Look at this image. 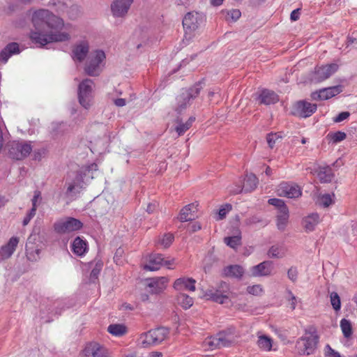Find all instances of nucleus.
<instances>
[{"label":"nucleus","instance_id":"obj_1","mask_svg":"<svg viewBox=\"0 0 357 357\" xmlns=\"http://www.w3.org/2000/svg\"><path fill=\"white\" fill-rule=\"evenodd\" d=\"M32 22L36 28L45 24L51 29L56 31L55 33L51 32L50 34H42L39 32L31 33L30 38L32 42L41 47L50 43L66 41L70 39L68 33L56 32L63 27V20L48 10L40 9L35 11L32 15Z\"/></svg>","mask_w":357,"mask_h":357},{"label":"nucleus","instance_id":"obj_2","mask_svg":"<svg viewBox=\"0 0 357 357\" xmlns=\"http://www.w3.org/2000/svg\"><path fill=\"white\" fill-rule=\"evenodd\" d=\"M319 342V335L313 326L305 330L304 335L296 342V347L301 355H311L315 351Z\"/></svg>","mask_w":357,"mask_h":357},{"label":"nucleus","instance_id":"obj_3","mask_svg":"<svg viewBox=\"0 0 357 357\" xmlns=\"http://www.w3.org/2000/svg\"><path fill=\"white\" fill-rule=\"evenodd\" d=\"M236 342V335L231 331H222L215 336L205 339L204 344L208 349H216L228 347Z\"/></svg>","mask_w":357,"mask_h":357},{"label":"nucleus","instance_id":"obj_4","mask_svg":"<svg viewBox=\"0 0 357 357\" xmlns=\"http://www.w3.org/2000/svg\"><path fill=\"white\" fill-rule=\"evenodd\" d=\"M95 84L90 79H85L78 86V100L85 109L90 108L93 100V91Z\"/></svg>","mask_w":357,"mask_h":357},{"label":"nucleus","instance_id":"obj_5","mask_svg":"<svg viewBox=\"0 0 357 357\" xmlns=\"http://www.w3.org/2000/svg\"><path fill=\"white\" fill-rule=\"evenodd\" d=\"M82 357H112L111 351L95 341L86 343L80 352Z\"/></svg>","mask_w":357,"mask_h":357},{"label":"nucleus","instance_id":"obj_6","mask_svg":"<svg viewBox=\"0 0 357 357\" xmlns=\"http://www.w3.org/2000/svg\"><path fill=\"white\" fill-rule=\"evenodd\" d=\"M204 20V16L201 13L192 11L186 13L182 21L185 36L193 33L203 23Z\"/></svg>","mask_w":357,"mask_h":357},{"label":"nucleus","instance_id":"obj_7","mask_svg":"<svg viewBox=\"0 0 357 357\" xmlns=\"http://www.w3.org/2000/svg\"><path fill=\"white\" fill-rule=\"evenodd\" d=\"M105 59V52L96 50L91 53L85 66V72L90 76H97L101 71V63Z\"/></svg>","mask_w":357,"mask_h":357},{"label":"nucleus","instance_id":"obj_8","mask_svg":"<svg viewBox=\"0 0 357 357\" xmlns=\"http://www.w3.org/2000/svg\"><path fill=\"white\" fill-rule=\"evenodd\" d=\"M32 151V146L30 142L13 141L9 144V156L17 160L26 158Z\"/></svg>","mask_w":357,"mask_h":357},{"label":"nucleus","instance_id":"obj_9","mask_svg":"<svg viewBox=\"0 0 357 357\" xmlns=\"http://www.w3.org/2000/svg\"><path fill=\"white\" fill-rule=\"evenodd\" d=\"M83 223L74 218L68 217L58 220L54 225V231L58 234H68L82 229Z\"/></svg>","mask_w":357,"mask_h":357},{"label":"nucleus","instance_id":"obj_10","mask_svg":"<svg viewBox=\"0 0 357 357\" xmlns=\"http://www.w3.org/2000/svg\"><path fill=\"white\" fill-rule=\"evenodd\" d=\"M277 195L280 197L295 199L301 196L302 190L298 185L294 183L282 182L278 186Z\"/></svg>","mask_w":357,"mask_h":357},{"label":"nucleus","instance_id":"obj_11","mask_svg":"<svg viewBox=\"0 0 357 357\" xmlns=\"http://www.w3.org/2000/svg\"><path fill=\"white\" fill-rule=\"evenodd\" d=\"M228 295L229 286L225 282H220L218 289H208L205 293V296L208 297V299H211L213 301H215L220 304L225 303L226 300L228 299Z\"/></svg>","mask_w":357,"mask_h":357},{"label":"nucleus","instance_id":"obj_12","mask_svg":"<svg viewBox=\"0 0 357 357\" xmlns=\"http://www.w3.org/2000/svg\"><path fill=\"white\" fill-rule=\"evenodd\" d=\"M317 105L307 101H298L292 107L291 113L294 116L306 118L310 116L317 110Z\"/></svg>","mask_w":357,"mask_h":357},{"label":"nucleus","instance_id":"obj_13","mask_svg":"<svg viewBox=\"0 0 357 357\" xmlns=\"http://www.w3.org/2000/svg\"><path fill=\"white\" fill-rule=\"evenodd\" d=\"M338 68L339 66L337 63H331L317 67L315 69L314 79L317 82H322L337 72Z\"/></svg>","mask_w":357,"mask_h":357},{"label":"nucleus","instance_id":"obj_14","mask_svg":"<svg viewBox=\"0 0 357 357\" xmlns=\"http://www.w3.org/2000/svg\"><path fill=\"white\" fill-rule=\"evenodd\" d=\"M342 91V86L340 85L324 88L312 94L314 100H328Z\"/></svg>","mask_w":357,"mask_h":357},{"label":"nucleus","instance_id":"obj_15","mask_svg":"<svg viewBox=\"0 0 357 357\" xmlns=\"http://www.w3.org/2000/svg\"><path fill=\"white\" fill-rule=\"evenodd\" d=\"M202 84V82H199L196 83L193 86L189 89V90L185 94L183 93L181 96L178 97V102H181V100H183L185 101V102L179 105L180 109L185 108L187 104L191 99H194L198 96L201 90L203 88Z\"/></svg>","mask_w":357,"mask_h":357},{"label":"nucleus","instance_id":"obj_16","mask_svg":"<svg viewBox=\"0 0 357 357\" xmlns=\"http://www.w3.org/2000/svg\"><path fill=\"white\" fill-rule=\"evenodd\" d=\"M169 280L167 277H160L151 279L147 286L150 288L149 291L151 294H160L167 287Z\"/></svg>","mask_w":357,"mask_h":357},{"label":"nucleus","instance_id":"obj_17","mask_svg":"<svg viewBox=\"0 0 357 357\" xmlns=\"http://www.w3.org/2000/svg\"><path fill=\"white\" fill-rule=\"evenodd\" d=\"M133 0H116L112 4V11L114 16L125 15L131 6Z\"/></svg>","mask_w":357,"mask_h":357},{"label":"nucleus","instance_id":"obj_18","mask_svg":"<svg viewBox=\"0 0 357 357\" xmlns=\"http://www.w3.org/2000/svg\"><path fill=\"white\" fill-rule=\"evenodd\" d=\"M195 280L191 278H180L174 282V288L177 291L188 290L194 291L195 290Z\"/></svg>","mask_w":357,"mask_h":357},{"label":"nucleus","instance_id":"obj_19","mask_svg":"<svg viewBox=\"0 0 357 357\" xmlns=\"http://www.w3.org/2000/svg\"><path fill=\"white\" fill-rule=\"evenodd\" d=\"M257 100L260 104L269 105L275 104L279 101L278 95L273 91L269 89H263L260 92Z\"/></svg>","mask_w":357,"mask_h":357},{"label":"nucleus","instance_id":"obj_20","mask_svg":"<svg viewBox=\"0 0 357 357\" xmlns=\"http://www.w3.org/2000/svg\"><path fill=\"white\" fill-rule=\"evenodd\" d=\"M197 205L192 203L185 206L181 208L179 215L178 216V220L181 222L190 221L195 219L196 217Z\"/></svg>","mask_w":357,"mask_h":357},{"label":"nucleus","instance_id":"obj_21","mask_svg":"<svg viewBox=\"0 0 357 357\" xmlns=\"http://www.w3.org/2000/svg\"><path fill=\"white\" fill-rule=\"evenodd\" d=\"M164 258L160 254H152L149 255L146 264L144 266L146 271H158L162 266Z\"/></svg>","mask_w":357,"mask_h":357},{"label":"nucleus","instance_id":"obj_22","mask_svg":"<svg viewBox=\"0 0 357 357\" xmlns=\"http://www.w3.org/2000/svg\"><path fill=\"white\" fill-rule=\"evenodd\" d=\"M257 183L258 179L257 176L251 174L246 176L243 187L238 186L236 190H231V192L234 194H238L243 190L245 192H251L256 188Z\"/></svg>","mask_w":357,"mask_h":357},{"label":"nucleus","instance_id":"obj_23","mask_svg":"<svg viewBox=\"0 0 357 357\" xmlns=\"http://www.w3.org/2000/svg\"><path fill=\"white\" fill-rule=\"evenodd\" d=\"M19 243L17 237H12L5 245H3L0 250V256L2 259H6L11 257L15 252Z\"/></svg>","mask_w":357,"mask_h":357},{"label":"nucleus","instance_id":"obj_24","mask_svg":"<svg viewBox=\"0 0 357 357\" xmlns=\"http://www.w3.org/2000/svg\"><path fill=\"white\" fill-rule=\"evenodd\" d=\"M271 262L264 261L252 268V274L254 276L268 275L271 274Z\"/></svg>","mask_w":357,"mask_h":357},{"label":"nucleus","instance_id":"obj_25","mask_svg":"<svg viewBox=\"0 0 357 357\" xmlns=\"http://www.w3.org/2000/svg\"><path fill=\"white\" fill-rule=\"evenodd\" d=\"M89 44L87 42H82L77 45L73 51V59L79 61H83L89 52Z\"/></svg>","mask_w":357,"mask_h":357},{"label":"nucleus","instance_id":"obj_26","mask_svg":"<svg viewBox=\"0 0 357 357\" xmlns=\"http://www.w3.org/2000/svg\"><path fill=\"white\" fill-rule=\"evenodd\" d=\"M320 218L318 213H312L303 218L302 224L306 231H312L319 223Z\"/></svg>","mask_w":357,"mask_h":357},{"label":"nucleus","instance_id":"obj_27","mask_svg":"<svg viewBox=\"0 0 357 357\" xmlns=\"http://www.w3.org/2000/svg\"><path fill=\"white\" fill-rule=\"evenodd\" d=\"M71 248L73 252L76 255L83 256L87 251V243L79 236H77L73 241Z\"/></svg>","mask_w":357,"mask_h":357},{"label":"nucleus","instance_id":"obj_28","mask_svg":"<svg viewBox=\"0 0 357 357\" xmlns=\"http://www.w3.org/2000/svg\"><path fill=\"white\" fill-rule=\"evenodd\" d=\"M107 332L114 337H123L128 332V327L123 324H112L107 327Z\"/></svg>","mask_w":357,"mask_h":357},{"label":"nucleus","instance_id":"obj_29","mask_svg":"<svg viewBox=\"0 0 357 357\" xmlns=\"http://www.w3.org/2000/svg\"><path fill=\"white\" fill-rule=\"evenodd\" d=\"M19 52H20L19 45L17 43H9L1 52L0 60H1L6 63L12 54H17Z\"/></svg>","mask_w":357,"mask_h":357},{"label":"nucleus","instance_id":"obj_30","mask_svg":"<svg viewBox=\"0 0 357 357\" xmlns=\"http://www.w3.org/2000/svg\"><path fill=\"white\" fill-rule=\"evenodd\" d=\"M243 273L244 270L239 265H230L223 269V274L227 277L240 278Z\"/></svg>","mask_w":357,"mask_h":357},{"label":"nucleus","instance_id":"obj_31","mask_svg":"<svg viewBox=\"0 0 357 357\" xmlns=\"http://www.w3.org/2000/svg\"><path fill=\"white\" fill-rule=\"evenodd\" d=\"M137 342L138 344L143 348H148L151 346L156 345L151 330L146 333L141 334L137 340Z\"/></svg>","mask_w":357,"mask_h":357},{"label":"nucleus","instance_id":"obj_32","mask_svg":"<svg viewBox=\"0 0 357 357\" xmlns=\"http://www.w3.org/2000/svg\"><path fill=\"white\" fill-rule=\"evenodd\" d=\"M317 174L321 183L330 182L333 177L332 169L328 166L319 167L317 171Z\"/></svg>","mask_w":357,"mask_h":357},{"label":"nucleus","instance_id":"obj_33","mask_svg":"<svg viewBox=\"0 0 357 357\" xmlns=\"http://www.w3.org/2000/svg\"><path fill=\"white\" fill-rule=\"evenodd\" d=\"M257 344L261 350L270 351L273 347V340L267 335L258 334Z\"/></svg>","mask_w":357,"mask_h":357},{"label":"nucleus","instance_id":"obj_34","mask_svg":"<svg viewBox=\"0 0 357 357\" xmlns=\"http://www.w3.org/2000/svg\"><path fill=\"white\" fill-rule=\"evenodd\" d=\"M153 339L157 344H160L163 342L169 335V330L165 327H160L155 329L151 330Z\"/></svg>","mask_w":357,"mask_h":357},{"label":"nucleus","instance_id":"obj_35","mask_svg":"<svg viewBox=\"0 0 357 357\" xmlns=\"http://www.w3.org/2000/svg\"><path fill=\"white\" fill-rule=\"evenodd\" d=\"M176 302L178 305L182 307L184 310L189 309L194 303L193 298L190 296L180 293L176 296Z\"/></svg>","mask_w":357,"mask_h":357},{"label":"nucleus","instance_id":"obj_36","mask_svg":"<svg viewBox=\"0 0 357 357\" xmlns=\"http://www.w3.org/2000/svg\"><path fill=\"white\" fill-rule=\"evenodd\" d=\"M289 219L288 208H283V210L278 212L277 216V226L279 229H284Z\"/></svg>","mask_w":357,"mask_h":357},{"label":"nucleus","instance_id":"obj_37","mask_svg":"<svg viewBox=\"0 0 357 357\" xmlns=\"http://www.w3.org/2000/svg\"><path fill=\"white\" fill-rule=\"evenodd\" d=\"M282 139L281 132H271L266 135V141L270 149H273Z\"/></svg>","mask_w":357,"mask_h":357},{"label":"nucleus","instance_id":"obj_38","mask_svg":"<svg viewBox=\"0 0 357 357\" xmlns=\"http://www.w3.org/2000/svg\"><path fill=\"white\" fill-rule=\"evenodd\" d=\"M347 137V135L344 132L337 131L335 132H330L327 135V138L330 142L334 144L339 143L344 140Z\"/></svg>","mask_w":357,"mask_h":357},{"label":"nucleus","instance_id":"obj_39","mask_svg":"<svg viewBox=\"0 0 357 357\" xmlns=\"http://www.w3.org/2000/svg\"><path fill=\"white\" fill-rule=\"evenodd\" d=\"M195 121V118L191 116L184 123H180L176 128V131L179 136L183 135L191 126L192 123Z\"/></svg>","mask_w":357,"mask_h":357},{"label":"nucleus","instance_id":"obj_40","mask_svg":"<svg viewBox=\"0 0 357 357\" xmlns=\"http://www.w3.org/2000/svg\"><path fill=\"white\" fill-rule=\"evenodd\" d=\"M340 328L345 337L348 338L352 335V327L349 320L342 319L340 321Z\"/></svg>","mask_w":357,"mask_h":357},{"label":"nucleus","instance_id":"obj_41","mask_svg":"<svg viewBox=\"0 0 357 357\" xmlns=\"http://www.w3.org/2000/svg\"><path fill=\"white\" fill-rule=\"evenodd\" d=\"M268 255L272 258H281L284 255V252L282 248L273 245L269 249Z\"/></svg>","mask_w":357,"mask_h":357},{"label":"nucleus","instance_id":"obj_42","mask_svg":"<svg viewBox=\"0 0 357 357\" xmlns=\"http://www.w3.org/2000/svg\"><path fill=\"white\" fill-rule=\"evenodd\" d=\"M241 236L240 235L225 237L224 238V242L229 247L232 248H235L238 245L241 244Z\"/></svg>","mask_w":357,"mask_h":357},{"label":"nucleus","instance_id":"obj_43","mask_svg":"<svg viewBox=\"0 0 357 357\" xmlns=\"http://www.w3.org/2000/svg\"><path fill=\"white\" fill-rule=\"evenodd\" d=\"M330 298H331V305H332L333 309L335 311L340 310L341 308V301H340V298L339 295L337 294V293H336V292L331 293Z\"/></svg>","mask_w":357,"mask_h":357},{"label":"nucleus","instance_id":"obj_44","mask_svg":"<svg viewBox=\"0 0 357 357\" xmlns=\"http://www.w3.org/2000/svg\"><path fill=\"white\" fill-rule=\"evenodd\" d=\"M268 202L269 204L275 206L276 208H278L279 211H282L283 208H287L284 202L280 199H277V198L269 199Z\"/></svg>","mask_w":357,"mask_h":357},{"label":"nucleus","instance_id":"obj_45","mask_svg":"<svg viewBox=\"0 0 357 357\" xmlns=\"http://www.w3.org/2000/svg\"><path fill=\"white\" fill-rule=\"evenodd\" d=\"M247 291L252 295L254 296H260L263 293V288L260 284H255L252 286H249L247 288Z\"/></svg>","mask_w":357,"mask_h":357},{"label":"nucleus","instance_id":"obj_46","mask_svg":"<svg viewBox=\"0 0 357 357\" xmlns=\"http://www.w3.org/2000/svg\"><path fill=\"white\" fill-rule=\"evenodd\" d=\"M320 204L324 207H328L333 203V198L331 195L325 194L319 198Z\"/></svg>","mask_w":357,"mask_h":357},{"label":"nucleus","instance_id":"obj_47","mask_svg":"<svg viewBox=\"0 0 357 357\" xmlns=\"http://www.w3.org/2000/svg\"><path fill=\"white\" fill-rule=\"evenodd\" d=\"M174 241V236L172 234H165L160 239V243L164 248L169 247Z\"/></svg>","mask_w":357,"mask_h":357},{"label":"nucleus","instance_id":"obj_48","mask_svg":"<svg viewBox=\"0 0 357 357\" xmlns=\"http://www.w3.org/2000/svg\"><path fill=\"white\" fill-rule=\"evenodd\" d=\"M231 205L227 204L224 206H222L221 208L218 211L219 220H222L225 218L227 213L231 210Z\"/></svg>","mask_w":357,"mask_h":357},{"label":"nucleus","instance_id":"obj_49","mask_svg":"<svg viewBox=\"0 0 357 357\" xmlns=\"http://www.w3.org/2000/svg\"><path fill=\"white\" fill-rule=\"evenodd\" d=\"M288 278L292 281L296 282L298 277V271L295 267H291L287 272Z\"/></svg>","mask_w":357,"mask_h":357},{"label":"nucleus","instance_id":"obj_50","mask_svg":"<svg viewBox=\"0 0 357 357\" xmlns=\"http://www.w3.org/2000/svg\"><path fill=\"white\" fill-rule=\"evenodd\" d=\"M227 14L234 21L238 20L241 15V11L238 9H233L229 11Z\"/></svg>","mask_w":357,"mask_h":357},{"label":"nucleus","instance_id":"obj_51","mask_svg":"<svg viewBox=\"0 0 357 357\" xmlns=\"http://www.w3.org/2000/svg\"><path fill=\"white\" fill-rule=\"evenodd\" d=\"M327 351H326V356L327 357H341L340 354L335 351L333 349H332L330 345H327L326 347Z\"/></svg>","mask_w":357,"mask_h":357},{"label":"nucleus","instance_id":"obj_52","mask_svg":"<svg viewBox=\"0 0 357 357\" xmlns=\"http://www.w3.org/2000/svg\"><path fill=\"white\" fill-rule=\"evenodd\" d=\"M350 114L348 112H342L340 113L334 119L335 122H341L347 119L349 116Z\"/></svg>","mask_w":357,"mask_h":357},{"label":"nucleus","instance_id":"obj_53","mask_svg":"<svg viewBox=\"0 0 357 357\" xmlns=\"http://www.w3.org/2000/svg\"><path fill=\"white\" fill-rule=\"evenodd\" d=\"M288 294L289 295V300H290V302H291L290 303L291 308L292 310H294L296 308V303H297L296 298V296L293 294V293L291 291H289Z\"/></svg>","mask_w":357,"mask_h":357},{"label":"nucleus","instance_id":"obj_54","mask_svg":"<svg viewBox=\"0 0 357 357\" xmlns=\"http://www.w3.org/2000/svg\"><path fill=\"white\" fill-rule=\"evenodd\" d=\"M40 196H41V193L40 191L36 190L34 192V195L31 200L32 201V206L37 207V202L40 198Z\"/></svg>","mask_w":357,"mask_h":357},{"label":"nucleus","instance_id":"obj_55","mask_svg":"<svg viewBox=\"0 0 357 357\" xmlns=\"http://www.w3.org/2000/svg\"><path fill=\"white\" fill-rule=\"evenodd\" d=\"M67 185H68L67 191H66L67 194L72 193L74 191V190L75 189V188L78 186V185L75 183V181L68 183Z\"/></svg>","mask_w":357,"mask_h":357},{"label":"nucleus","instance_id":"obj_56","mask_svg":"<svg viewBox=\"0 0 357 357\" xmlns=\"http://www.w3.org/2000/svg\"><path fill=\"white\" fill-rule=\"evenodd\" d=\"M299 9L294 10L291 13L290 18L292 21H296L299 19Z\"/></svg>","mask_w":357,"mask_h":357},{"label":"nucleus","instance_id":"obj_57","mask_svg":"<svg viewBox=\"0 0 357 357\" xmlns=\"http://www.w3.org/2000/svg\"><path fill=\"white\" fill-rule=\"evenodd\" d=\"M201 228H202L201 225L199 222H194L193 224H192L190 225V230L192 232L199 231V229H201Z\"/></svg>","mask_w":357,"mask_h":357},{"label":"nucleus","instance_id":"obj_58","mask_svg":"<svg viewBox=\"0 0 357 357\" xmlns=\"http://www.w3.org/2000/svg\"><path fill=\"white\" fill-rule=\"evenodd\" d=\"M114 104L117 107H123L126 105V100L124 98H117L114 100Z\"/></svg>","mask_w":357,"mask_h":357},{"label":"nucleus","instance_id":"obj_59","mask_svg":"<svg viewBox=\"0 0 357 357\" xmlns=\"http://www.w3.org/2000/svg\"><path fill=\"white\" fill-rule=\"evenodd\" d=\"M174 264V259H172V260H169V261H163L162 263V265L167 266V268L169 269H173V265Z\"/></svg>","mask_w":357,"mask_h":357},{"label":"nucleus","instance_id":"obj_60","mask_svg":"<svg viewBox=\"0 0 357 357\" xmlns=\"http://www.w3.org/2000/svg\"><path fill=\"white\" fill-rule=\"evenodd\" d=\"M149 356V357H162L163 354L160 351H151Z\"/></svg>","mask_w":357,"mask_h":357},{"label":"nucleus","instance_id":"obj_61","mask_svg":"<svg viewBox=\"0 0 357 357\" xmlns=\"http://www.w3.org/2000/svg\"><path fill=\"white\" fill-rule=\"evenodd\" d=\"M125 357H142L137 351H132L125 355Z\"/></svg>","mask_w":357,"mask_h":357},{"label":"nucleus","instance_id":"obj_62","mask_svg":"<svg viewBox=\"0 0 357 357\" xmlns=\"http://www.w3.org/2000/svg\"><path fill=\"white\" fill-rule=\"evenodd\" d=\"M36 209H37V207L32 206L31 211L29 212V213L26 215H28L30 218L32 219L34 217V215H36Z\"/></svg>","mask_w":357,"mask_h":357},{"label":"nucleus","instance_id":"obj_63","mask_svg":"<svg viewBox=\"0 0 357 357\" xmlns=\"http://www.w3.org/2000/svg\"><path fill=\"white\" fill-rule=\"evenodd\" d=\"M36 209H37V207L32 206L31 211L29 212V213L26 215H28L30 218L32 219L34 217V215H36Z\"/></svg>","mask_w":357,"mask_h":357},{"label":"nucleus","instance_id":"obj_64","mask_svg":"<svg viewBox=\"0 0 357 357\" xmlns=\"http://www.w3.org/2000/svg\"><path fill=\"white\" fill-rule=\"evenodd\" d=\"M8 201L4 196H0V208L4 206Z\"/></svg>","mask_w":357,"mask_h":357}]
</instances>
